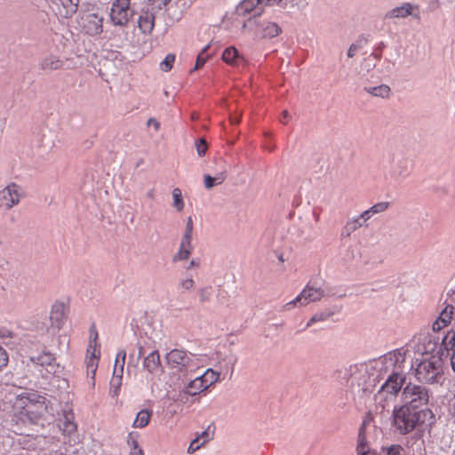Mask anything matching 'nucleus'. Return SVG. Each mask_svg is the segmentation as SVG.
<instances>
[{
	"instance_id": "nucleus-1",
	"label": "nucleus",
	"mask_w": 455,
	"mask_h": 455,
	"mask_svg": "<svg viewBox=\"0 0 455 455\" xmlns=\"http://www.w3.org/2000/svg\"><path fill=\"white\" fill-rule=\"evenodd\" d=\"M429 395L427 389L422 386L409 384L402 394L400 419L403 424L404 433L411 431L418 424H422L427 419H432L429 410H418L427 404Z\"/></svg>"
},
{
	"instance_id": "nucleus-2",
	"label": "nucleus",
	"mask_w": 455,
	"mask_h": 455,
	"mask_svg": "<svg viewBox=\"0 0 455 455\" xmlns=\"http://www.w3.org/2000/svg\"><path fill=\"white\" fill-rule=\"evenodd\" d=\"M12 410L22 421L36 422L46 410L45 397L36 391H24L16 395Z\"/></svg>"
},
{
	"instance_id": "nucleus-3",
	"label": "nucleus",
	"mask_w": 455,
	"mask_h": 455,
	"mask_svg": "<svg viewBox=\"0 0 455 455\" xmlns=\"http://www.w3.org/2000/svg\"><path fill=\"white\" fill-rule=\"evenodd\" d=\"M439 337L429 332L414 335L405 345L403 363L413 361L419 357L426 358L434 354L443 355Z\"/></svg>"
},
{
	"instance_id": "nucleus-4",
	"label": "nucleus",
	"mask_w": 455,
	"mask_h": 455,
	"mask_svg": "<svg viewBox=\"0 0 455 455\" xmlns=\"http://www.w3.org/2000/svg\"><path fill=\"white\" fill-rule=\"evenodd\" d=\"M443 355L434 354L426 358L409 361L415 378L422 383H442L443 378Z\"/></svg>"
},
{
	"instance_id": "nucleus-5",
	"label": "nucleus",
	"mask_w": 455,
	"mask_h": 455,
	"mask_svg": "<svg viewBox=\"0 0 455 455\" xmlns=\"http://www.w3.org/2000/svg\"><path fill=\"white\" fill-rule=\"evenodd\" d=\"M167 365L177 371H194L202 366L200 355L174 348L165 355Z\"/></svg>"
},
{
	"instance_id": "nucleus-6",
	"label": "nucleus",
	"mask_w": 455,
	"mask_h": 455,
	"mask_svg": "<svg viewBox=\"0 0 455 455\" xmlns=\"http://www.w3.org/2000/svg\"><path fill=\"white\" fill-rule=\"evenodd\" d=\"M398 394V373H393L387 379L379 391V403L389 411L392 409L393 421L395 424L398 419V405L396 397Z\"/></svg>"
},
{
	"instance_id": "nucleus-7",
	"label": "nucleus",
	"mask_w": 455,
	"mask_h": 455,
	"mask_svg": "<svg viewBox=\"0 0 455 455\" xmlns=\"http://www.w3.org/2000/svg\"><path fill=\"white\" fill-rule=\"evenodd\" d=\"M131 0H114L111 4L109 20L116 27L125 28L134 16Z\"/></svg>"
},
{
	"instance_id": "nucleus-8",
	"label": "nucleus",
	"mask_w": 455,
	"mask_h": 455,
	"mask_svg": "<svg viewBox=\"0 0 455 455\" xmlns=\"http://www.w3.org/2000/svg\"><path fill=\"white\" fill-rule=\"evenodd\" d=\"M378 363L377 361H369L351 364L347 370V379L351 380L353 385H364L370 380L371 377L375 375Z\"/></svg>"
},
{
	"instance_id": "nucleus-9",
	"label": "nucleus",
	"mask_w": 455,
	"mask_h": 455,
	"mask_svg": "<svg viewBox=\"0 0 455 455\" xmlns=\"http://www.w3.org/2000/svg\"><path fill=\"white\" fill-rule=\"evenodd\" d=\"M372 420L371 414H368L363 420L357 435L355 451L356 455H381L376 450L371 449L367 435V426Z\"/></svg>"
},
{
	"instance_id": "nucleus-10",
	"label": "nucleus",
	"mask_w": 455,
	"mask_h": 455,
	"mask_svg": "<svg viewBox=\"0 0 455 455\" xmlns=\"http://www.w3.org/2000/svg\"><path fill=\"white\" fill-rule=\"evenodd\" d=\"M323 291L320 288H315L310 285H306L302 291L291 301L285 304V309H290L294 307L297 303L301 306H306L311 302L320 300L323 297Z\"/></svg>"
},
{
	"instance_id": "nucleus-11",
	"label": "nucleus",
	"mask_w": 455,
	"mask_h": 455,
	"mask_svg": "<svg viewBox=\"0 0 455 455\" xmlns=\"http://www.w3.org/2000/svg\"><path fill=\"white\" fill-rule=\"evenodd\" d=\"M20 196V187L16 183H11L0 191V206L9 210L19 204Z\"/></svg>"
},
{
	"instance_id": "nucleus-12",
	"label": "nucleus",
	"mask_w": 455,
	"mask_h": 455,
	"mask_svg": "<svg viewBox=\"0 0 455 455\" xmlns=\"http://www.w3.org/2000/svg\"><path fill=\"white\" fill-rule=\"evenodd\" d=\"M194 224L192 217H188L187 220L186 229L182 240L180 242V250L175 255L174 259H187L190 256L192 251L191 240L193 233Z\"/></svg>"
},
{
	"instance_id": "nucleus-13",
	"label": "nucleus",
	"mask_w": 455,
	"mask_h": 455,
	"mask_svg": "<svg viewBox=\"0 0 455 455\" xmlns=\"http://www.w3.org/2000/svg\"><path fill=\"white\" fill-rule=\"evenodd\" d=\"M100 348H87L85 356V365L87 376L90 377V385L94 387L95 386V375L99 366L100 359Z\"/></svg>"
},
{
	"instance_id": "nucleus-14",
	"label": "nucleus",
	"mask_w": 455,
	"mask_h": 455,
	"mask_svg": "<svg viewBox=\"0 0 455 455\" xmlns=\"http://www.w3.org/2000/svg\"><path fill=\"white\" fill-rule=\"evenodd\" d=\"M103 20L97 13H88L82 18L83 30L90 36L100 35L103 31Z\"/></svg>"
},
{
	"instance_id": "nucleus-15",
	"label": "nucleus",
	"mask_w": 455,
	"mask_h": 455,
	"mask_svg": "<svg viewBox=\"0 0 455 455\" xmlns=\"http://www.w3.org/2000/svg\"><path fill=\"white\" fill-rule=\"evenodd\" d=\"M282 0H243L237 7V12L240 15H246L252 12L259 14L264 5L279 4Z\"/></svg>"
},
{
	"instance_id": "nucleus-16",
	"label": "nucleus",
	"mask_w": 455,
	"mask_h": 455,
	"mask_svg": "<svg viewBox=\"0 0 455 455\" xmlns=\"http://www.w3.org/2000/svg\"><path fill=\"white\" fill-rule=\"evenodd\" d=\"M68 315V306L61 301L55 302L51 310L50 320L52 325L60 329Z\"/></svg>"
},
{
	"instance_id": "nucleus-17",
	"label": "nucleus",
	"mask_w": 455,
	"mask_h": 455,
	"mask_svg": "<svg viewBox=\"0 0 455 455\" xmlns=\"http://www.w3.org/2000/svg\"><path fill=\"white\" fill-rule=\"evenodd\" d=\"M58 427L64 435L73 436L76 435L77 425L75 422V415L72 411H65L58 419Z\"/></svg>"
},
{
	"instance_id": "nucleus-18",
	"label": "nucleus",
	"mask_w": 455,
	"mask_h": 455,
	"mask_svg": "<svg viewBox=\"0 0 455 455\" xmlns=\"http://www.w3.org/2000/svg\"><path fill=\"white\" fill-rule=\"evenodd\" d=\"M143 368L150 374H158L163 371L158 350H153L144 358Z\"/></svg>"
},
{
	"instance_id": "nucleus-19",
	"label": "nucleus",
	"mask_w": 455,
	"mask_h": 455,
	"mask_svg": "<svg viewBox=\"0 0 455 455\" xmlns=\"http://www.w3.org/2000/svg\"><path fill=\"white\" fill-rule=\"evenodd\" d=\"M410 19L411 22L419 23L421 19V10L419 4L403 3L400 4V19Z\"/></svg>"
},
{
	"instance_id": "nucleus-20",
	"label": "nucleus",
	"mask_w": 455,
	"mask_h": 455,
	"mask_svg": "<svg viewBox=\"0 0 455 455\" xmlns=\"http://www.w3.org/2000/svg\"><path fill=\"white\" fill-rule=\"evenodd\" d=\"M58 6V12L60 16L68 18L77 11L78 0H52Z\"/></svg>"
},
{
	"instance_id": "nucleus-21",
	"label": "nucleus",
	"mask_w": 455,
	"mask_h": 455,
	"mask_svg": "<svg viewBox=\"0 0 455 455\" xmlns=\"http://www.w3.org/2000/svg\"><path fill=\"white\" fill-rule=\"evenodd\" d=\"M454 307L451 305H447L440 313L439 316L435 319V321L432 324V329L434 331H439L445 326H447L453 315Z\"/></svg>"
},
{
	"instance_id": "nucleus-22",
	"label": "nucleus",
	"mask_w": 455,
	"mask_h": 455,
	"mask_svg": "<svg viewBox=\"0 0 455 455\" xmlns=\"http://www.w3.org/2000/svg\"><path fill=\"white\" fill-rule=\"evenodd\" d=\"M36 363L44 367L50 373L56 372L59 365L56 363L55 356L50 352H43L36 358Z\"/></svg>"
},
{
	"instance_id": "nucleus-23",
	"label": "nucleus",
	"mask_w": 455,
	"mask_h": 455,
	"mask_svg": "<svg viewBox=\"0 0 455 455\" xmlns=\"http://www.w3.org/2000/svg\"><path fill=\"white\" fill-rule=\"evenodd\" d=\"M214 434V428L211 430V426H209L204 431L202 432L200 436L195 438L188 448V453H193L197 451L202 444L211 440Z\"/></svg>"
},
{
	"instance_id": "nucleus-24",
	"label": "nucleus",
	"mask_w": 455,
	"mask_h": 455,
	"mask_svg": "<svg viewBox=\"0 0 455 455\" xmlns=\"http://www.w3.org/2000/svg\"><path fill=\"white\" fill-rule=\"evenodd\" d=\"M64 61L58 56L50 55L44 58L40 63V68L44 71H54L60 69Z\"/></svg>"
},
{
	"instance_id": "nucleus-25",
	"label": "nucleus",
	"mask_w": 455,
	"mask_h": 455,
	"mask_svg": "<svg viewBox=\"0 0 455 455\" xmlns=\"http://www.w3.org/2000/svg\"><path fill=\"white\" fill-rule=\"evenodd\" d=\"M363 90L368 94L381 99H388L392 94L390 87L387 84H379L377 86L365 85Z\"/></svg>"
},
{
	"instance_id": "nucleus-26",
	"label": "nucleus",
	"mask_w": 455,
	"mask_h": 455,
	"mask_svg": "<svg viewBox=\"0 0 455 455\" xmlns=\"http://www.w3.org/2000/svg\"><path fill=\"white\" fill-rule=\"evenodd\" d=\"M222 60L228 65L237 66L243 61V57L240 56L235 47L230 46L224 50L222 53Z\"/></svg>"
},
{
	"instance_id": "nucleus-27",
	"label": "nucleus",
	"mask_w": 455,
	"mask_h": 455,
	"mask_svg": "<svg viewBox=\"0 0 455 455\" xmlns=\"http://www.w3.org/2000/svg\"><path fill=\"white\" fill-rule=\"evenodd\" d=\"M154 16L148 13L142 14L138 19V27L143 34H150L154 28Z\"/></svg>"
},
{
	"instance_id": "nucleus-28",
	"label": "nucleus",
	"mask_w": 455,
	"mask_h": 455,
	"mask_svg": "<svg viewBox=\"0 0 455 455\" xmlns=\"http://www.w3.org/2000/svg\"><path fill=\"white\" fill-rule=\"evenodd\" d=\"M262 36L264 37L272 38L277 36L281 32V28L275 22L264 21L261 24Z\"/></svg>"
},
{
	"instance_id": "nucleus-29",
	"label": "nucleus",
	"mask_w": 455,
	"mask_h": 455,
	"mask_svg": "<svg viewBox=\"0 0 455 455\" xmlns=\"http://www.w3.org/2000/svg\"><path fill=\"white\" fill-rule=\"evenodd\" d=\"M389 206V204L387 202H380L374 205H372L370 209L363 212L361 213V217L363 218V221H367L369 219L371 218L372 215L377 213H381L385 212Z\"/></svg>"
},
{
	"instance_id": "nucleus-30",
	"label": "nucleus",
	"mask_w": 455,
	"mask_h": 455,
	"mask_svg": "<svg viewBox=\"0 0 455 455\" xmlns=\"http://www.w3.org/2000/svg\"><path fill=\"white\" fill-rule=\"evenodd\" d=\"M152 417V411L144 409L137 413V416L132 423L133 427L142 428L148 425Z\"/></svg>"
},
{
	"instance_id": "nucleus-31",
	"label": "nucleus",
	"mask_w": 455,
	"mask_h": 455,
	"mask_svg": "<svg viewBox=\"0 0 455 455\" xmlns=\"http://www.w3.org/2000/svg\"><path fill=\"white\" fill-rule=\"evenodd\" d=\"M442 345L444 347L446 350L452 349L453 353L451 356V365L455 372V333L454 332H448L442 340Z\"/></svg>"
},
{
	"instance_id": "nucleus-32",
	"label": "nucleus",
	"mask_w": 455,
	"mask_h": 455,
	"mask_svg": "<svg viewBox=\"0 0 455 455\" xmlns=\"http://www.w3.org/2000/svg\"><path fill=\"white\" fill-rule=\"evenodd\" d=\"M207 388L204 385L202 379L200 377H196L193 380H191L188 386L186 387V392L190 395H198L204 391H205Z\"/></svg>"
},
{
	"instance_id": "nucleus-33",
	"label": "nucleus",
	"mask_w": 455,
	"mask_h": 455,
	"mask_svg": "<svg viewBox=\"0 0 455 455\" xmlns=\"http://www.w3.org/2000/svg\"><path fill=\"white\" fill-rule=\"evenodd\" d=\"M206 388H209L220 379V372L213 371L212 369H207L204 373L199 376Z\"/></svg>"
},
{
	"instance_id": "nucleus-34",
	"label": "nucleus",
	"mask_w": 455,
	"mask_h": 455,
	"mask_svg": "<svg viewBox=\"0 0 455 455\" xmlns=\"http://www.w3.org/2000/svg\"><path fill=\"white\" fill-rule=\"evenodd\" d=\"M362 220H363L360 215L357 218H354L347 221L344 227L342 235L349 236L353 232L361 228L363 226Z\"/></svg>"
},
{
	"instance_id": "nucleus-35",
	"label": "nucleus",
	"mask_w": 455,
	"mask_h": 455,
	"mask_svg": "<svg viewBox=\"0 0 455 455\" xmlns=\"http://www.w3.org/2000/svg\"><path fill=\"white\" fill-rule=\"evenodd\" d=\"M122 377H123V374H121V373H116V375L113 374V377H112V379L110 382V389H109V395L113 398L117 397L119 395L120 388L122 386Z\"/></svg>"
},
{
	"instance_id": "nucleus-36",
	"label": "nucleus",
	"mask_w": 455,
	"mask_h": 455,
	"mask_svg": "<svg viewBox=\"0 0 455 455\" xmlns=\"http://www.w3.org/2000/svg\"><path fill=\"white\" fill-rule=\"evenodd\" d=\"M125 357H126V352L124 350H120L116 356V362L114 366V375H116V373L123 374L124 371V366L125 363Z\"/></svg>"
},
{
	"instance_id": "nucleus-37",
	"label": "nucleus",
	"mask_w": 455,
	"mask_h": 455,
	"mask_svg": "<svg viewBox=\"0 0 455 455\" xmlns=\"http://www.w3.org/2000/svg\"><path fill=\"white\" fill-rule=\"evenodd\" d=\"M172 196L173 198V207L178 211L181 212L184 209L185 204L183 201L182 192L179 188H175L172 192Z\"/></svg>"
},
{
	"instance_id": "nucleus-38",
	"label": "nucleus",
	"mask_w": 455,
	"mask_h": 455,
	"mask_svg": "<svg viewBox=\"0 0 455 455\" xmlns=\"http://www.w3.org/2000/svg\"><path fill=\"white\" fill-rule=\"evenodd\" d=\"M210 45H206L197 55L196 64L194 70H198L204 67V65L206 63L208 59L210 58V55L207 54V51L209 49Z\"/></svg>"
},
{
	"instance_id": "nucleus-39",
	"label": "nucleus",
	"mask_w": 455,
	"mask_h": 455,
	"mask_svg": "<svg viewBox=\"0 0 455 455\" xmlns=\"http://www.w3.org/2000/svg\"><path fill=\"white\" fill-rule=\"evenodd\" d=\"M99 339V333L96 329L95 324H92L90 328V337H89V344L87 348L94 347V348H100V345L98 341Z\"/></svg>"
},
{
	"instance_id": "nucleus-40",
	"label": "nucleus",
	"mask_w": 455,
	"mask_h": 455,
	"mask_svg": "<svg viewBox=\"0 0 455 455\" xmlns=\"http://www.w3.org/2000/svg\"><path fill=\"white\" fill-rule=\"evenodd\" d=\"M175 59L176 57L173 53L167 54L164 60L160 63L161 70L164 72H169L173 67Z\"/></svg>"
},
{
	"instance_id": "nucleus-41",
	"label": "nucleus",
	"mask_w": 455,
	"mask_h": 455,
	"mask_svg": "<svg viewBox=\"0 0 455 455\" xmlns=\"http://www.w3.org/2000/svg\"><path fill=\"white\" fill-rule=\"evenodd\" d=\"M212 286H206L204 288H201L198 291L199 299L201 302H208L210 301L212 295Z\"/></svg>"
},
{
	"instance_id": "nucleus-42",
	"label": "nucleus",
	"mask_w": 455,
	"mask_h": 455,
	"mask_svg": "<svg viewBox=\"0 0 455 455\" xmlns=\"http://www.w3.org/2000/svg\"><path fill=\"white\" fill-rule=\"evenodd\" d=\"M139 434L136 432L129 433L127 436V443L131 448V451L141 450L138 443Z\"/></svg>"
},
{
	"instance_id": "nucleus-43",
	"label": "nucleus",
	"mask_w": 455,
	"mask_h": 455,
	"mask_svg": "<svg viewBox=\"0 0 455 455\" xmlns=\"http://www.w3.org/2000/svg\"><path fill=\"white\" fill-rule=\"evenodd\" d=\"M9 363V355L6 350L0 345V371L7 366Z\"/></svg>"
},
{
	"instance_id": "nucleus-44",
	"label": "nucleus",
	"mask_w": 455,
	"mask_h": 455,
	"mask_svg": "<svg viewBox=\"0 0 455 455\" xmlns=\"http://www.w3.org/2000/svg\"><path fill=\"white\" fill-rule=\"evenodd\" d=\"M330 315H331V314H324V313H320V314L315 315L307 322V328L311 326L313 323H315L316 322H321V321L326 320Z\"/></svg>"
},
{
	"instance_id": "nucleus-45",
	"label": "nucleus",
	"mask_w": 455,
	"mask_h": 455,
	"mask_svg": "<svg viewBox=\"0 0 455 455\" xmlns=\"http://www.w3.org/2000/svg\"><path fill=\"white\" fill-rule=\"evenodd\" d=\"M196 151L200 156H204L207 151L208 146L204 139H200L196 143Z\"/></svg>"
},
{
	"instance_id": "nucleus-46",
	"label": "nucleus",
	"mask_w": 455,
	"mask_h": 455,
	"mask_svg": "<svg viewBox=\"0 0 455 455\" xmlns=\"http://www.w3.org/2000/svg\"><path fill=\"white\" fill-rule=\"evenodd\" d=\"M381 452L385 455H398V445L382 446Z\"/></svg>"
},
{
	"instance_id": "nucleus-47",
	"label": "nucleus",
	"mask_w": 455,
	"mask_h": 455,
	"mask_svg": "<svg viewBox=\"0 0 455 455\" xmlns=\"http://www.w3.org/2000/svg\"><path fill=\"white\" fill-rule=\"evenodd\" d=\"M171 0H149L152 9L161 10L163 7L167 5Z\"/></svg>"
},
{
	"instance_id": "nucleus-48",
	"label": "nucleus",
	"mask_w": 455,
	"mask_h": 455,
	"mask_svg": "<svg viewBox=\"0 0 455 455\" xmlns=\"http://www.w3.org/2000/svg\"><path fill=\"white\" fill-rule=\"evenodd\" d=\"M180 285L181 289H183L185 291H189V290L193 289V287L195 285V282L192 278H187V279L183 280Z\"/></svg>"
},
{
	"instance_id": "nucleus-49",
	"label": "nucleus",
	"mask_w": 455,
	"mask_h": 455,
	"mask_svg": "<svg viewBox=\"0 0 455 455\" xmlns=\"http://www.w3.org/2000/svg\"><path fill=\"white\" fill-rule=\"evenodd\" d=\"M216 184L215 182V179H213L212 176L211 175H204V186L206 188L210 189L212 188V187H214Z\"/></svg>"
},
{
	"instance_id": "nucleus-50",
	"label": "nucleus",
	"mask_w": 455,
	"mask_h": 455,
	"mask_svg": "<svg viewBox=\"0 0 455 455\" xmlns=\"http://www.w3.org/2000/svg\"><path fill=\"white\" fill-rule=\"evenodd\" d=\"M213 179H215V182H216L217 185H220V184L223 183V181L226 179V172H221L217 173L213 177Z\"/></svg>"
},
{
	"instance_id": "nucleus-51",
	"label": "nucleus",
	"mask_w": 455,
	"mask_h": 455,
	"mask_svg": "<svg viewBox=\"0 0 455 455\" xmlns=\"http://www.w3.org/2000/svg\"><path fill=\"white\" fill-rule=\"evenodd\" d=\"M147 124L148 126L153 125L155 131H158L160 129V123L155 118H149Z\"/></svg>"
},
{
	"instance_id": "nucleus-52",
	"label": "nucleus",
	"mask_w": 455,
	"mask_h": 455,
	"mask_svg": "<svg viewBox=\"0 0 455 455\" xmlns=\"http://www.w3.org/2000/svg\"><path fill=\"white\" fill-rule=\"evenodd\" d=\"M290 118H291V116H290L289 112L287 110H283L282 112L280 122L285 124L289 122Z\"/></svg>"
},
{
	"instance_id": "nucleus-53",
	"label": "nucleus",
	"mask_w": 455,
	"mask_h": 455,
	"mask_svg": "<svg viewBox=\"0 0 455 455\" xmlns=\"http://www.w3.org/2000/svg\"><path fill=\"white\" fill-rule=\"evenodd\" d=\"M357 50V46L355 44H352L349 49H348V52H347V56L349 58H352L354 55H355V52H356Z\"/></svg>"
},
{
	"instance_id": "nucleus-54",
	"label": "nucleus",
	"mask_w": 455,
	"mask_h": 455,
	"mask_svg": "<svg viewBox=\"0 0 455 455\" xmlns=\"http://www.w3.org/2000/svg\"><path fill=\"white\" fill-rule=\"evenodd\" d=\"M131 455H144L142 450L131 451Z\"/></svg>"
},
{
	"instance_id": "nucleus-55",
	"label": "nucleus",
	"mask_w": 455,
	"mask_h": 455,
	"mask_svg": "<svg viewBox=\"0 0 455 455\" xmlns=\"http://www.w3.org/2000/svg\"><path fill=\"white\" fill-rule=\"evenodd\" d=\"M198 265L199 264L197 262H196L195 260H191L189 263V266L188 267V269L194 267H198Z\"/></svg>"
},
{
	"instance_id": "nucleus-56",
	"label": "nucleus",
	"mask_w": 455,
	"mask_h": 455,
	"mask_svg": "<svg viewBox=\"0 0 455 455\" xmlns=\"http://www.w3.org/2000/svg\"><path fill=\"white\" fill-rule=\"evenodd\" d=\"M144 355V349L142 347H140L139 348V356H142Z\"/></svg>"
},
{
	"instance_id": "nucleus-57",
	"label": "nucleus",
	"mask_w": 455,
	"mask_h": 455,
	"mask_svg": "<svg viewBox=\"0 0 455 455\" xmlns=\"http://www.w3.org/2000/svg\"><path fill=\"white\" fill-rule=\"evenodd\" d=\"M232 123L233 124H238L239 123V119L236 118V119H232Z\"/></svg>"
},
{
	"instance_id": "nucleus-58",
	"label": "nucleus",
	"mask_w": 455,
	"mask_h": 455,
	"mask_svg": "<svg viewBox=\"0 0 455 455\" xmlns=\"http://www.w3.org/2000/svg\"><path fill=\"white\" fill-rule=\"evenodd\" d=\"M395 12H396V9H394L392 12V14H395Z\"/></svg>"
}]
</instances>
